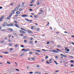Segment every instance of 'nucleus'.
I'll return each instance as SVG.
<instances>
[{"mask_svg":"<svg viewBox=\"0 0 74 74\" xmlns=\"http://www.w3.org/2000/svg\"><path fill=\"white\" fill-rule=\"evenodd\" d=\"M14 23H15L17 24V23H18V21H17L15 20L14 21Z\"/></svg>","mask_w":74,"mask_h":74,"instance_id":"obj_21","label":"nucleus"},{"mask_svg":"<svg viewBox=\"0 0 74 74\" xmlns=\"http://www.w3.org/2000/svg\"><path fill=\"white\" fill-rule=\"evenodd\" d=\"M4 18V16L3 15L1 16L0 18V22H2V21H3V20Z\"/></svg>","mask_w":74,"mask_h":74,"instance_id":"obj_1","label":"nucleus"},{"mask_svg":"<svg viewBox=\"0 0 74 74\" xmlns=\"http://www.w3.org/2000/svg\"><path fill=\"white\" fill-rule=\"evenodd\" d=\"M70 62L71 63H74V61L73 60H71L70 61Z\"/></svg>","mask_w":74,"mask_h":74,"instance_id":"obj_23","label":"nucleus"},{"mask_svg":"<svg viewBox=\"0 0 74 74\" xmlns=\"http://www.w3.org/2000/svg\"><path fill=\"white\" fill-rule=\"evenodd\" d=\"M57 47L58 48H60V45H57Z\"/></svg>","mask_w":74,"mask_h":74,"instance_id":"obj_36","label":"nucleus"},{"mask_svg":"<svg viewBox=\"0 0 74 74\" xmlns=\"http://www.w3.org/2000/svg\"><path fill=\"white\" fill-rule=\"evenodd\" d=\"M30 7H33V5H30L29 6Z\"/></svg>","mask_w":74,"mask_h":74,"instance_id":"obj_55","label":"nucleus"},{"mask_svg":"<svg viewBox=\"0 0 74 74\" xmlns=\"http://www.w3.org/2000/svg\"><path fill=\"white\" fill-rule=\"evenodd\" d=\"M35 18V19H36V18H37V15H35L34 16Z\"/></svg>","mask_w":74,"mask_h":74,"instance_id":"obj_17","label":"nucleus"},{"mask_svg":"<svg viewBox=\"0 0 74 74\" xmlns=\"http://www.w3.org/2000/svg\"><path fill=\"white\" fill-rule=\"evenodd\" d=\"M31 59H32L33 60H35V59L34 58H32Z\"/></svg>","mask_w":74,"mask_h":74,"instance_id":"obj_47","label":"nucleus"},{"mask_svg":"<svg viewBox=\"0 0 74 74\" xmlns=\"http://www.w3.org/2000/svg\"><path fill=\"white\" fill-rule=\"evenodd\" d=\"M52 59H50L49 60V61H52Z\"/></svg>","mask_w":74,"mask_h":74,"instance_id":"obj_61","label":"nucleus"},{"mask_svg":"<svg viewBox=\"0 0 74 74\" xmlns=\"http://www.w3.org/2000/svg\"><path fill=\"white\" fill-rule=\"evenodd\" d=\"M20 36H23V34H21Z\"/></svg>","mask_w":74,"mask_h":74,"instance_id":"obj_51","label":"nucleus"},{"mask_svg":"<svg viewBox=\"0 0 74 74\" xmlns=\"http://www.w3.org/2000/svg\"><path fill=\"white\" fill-rule=\"evenodd\" d=\"M20 32L21 33H23L24 34L26 33V32L22 30H20Z\"/></svg>","mask_w":74,"mask_h":74,"instance_id":"obj_4","label":"nucleus"},{"mask_svg":"<svg viewBox=\"0 0 74 74\" xmlns=\"http://www.w3.org/2000/svg\"><path fill=\"white\" fill-rule=\"evenodd\" d=\"M10 17H9H9H7V19H10Z\"/></svg>","mask_w":74,"mask_h":74,"instance_id":"obj_54","label":"nucleus"},{"mask_svg":"<svg viewBox=\"0 0 74 74\" xmlns=\"http://www.w3.org/2000/svg\"><path fill=\"white\" fill-rule=\"evenodd\" d=\"M33 53V52H30L29 53V54H32V53Z\"/></svg>","mask_w":74,"mask_h":74,"instance_id":"obj_48","label":"nucleus"},{"mask_svg":"<svg viewBox=\"0 0 74 74\" xmlns=\"http://www.w3.org/2000/svg\"><path fill=\"white\" fill-rule=\"evenodd\" d=\"M60 55H61V56H63L64 55L62 54H60Z\"/></svg>","mask_w":74,"mask_h":74,"instance_id":"obj_43","label":"nucleus"},{"mask_svg":"<svg viewBox=\"0 0 74 74\" xmlns=\"http://www.w3.org/2000/svg\"><path fill=\"white\" fill-rule=\"evenodd\" d=\"M20 7H21V5H20V4H18L17 5V7H18V8H19Z\"/></svg>","mask_w":74,"mask_h":74,"instance_id":"obj_22","label":"nucleus"},{"mask_svg":"<svg viewBox=\"0 0 74 74\" xmlns=\"http://www.w3.org/2000/svg\"><path fill=\"white\" fill-rule=\"evenodd\" d=\"M12 16V14H10L9 16L10 18V17H11V16Z\"/></svg>","mask_w":74,"mask_h":74,"instance_id":"obj_25","label":"nucleus"},{"mask_svg":"<svg viewBox=\"0 0 74 74\" xmlns=\"http://www.w3.org/2000/svg\"><path fill=\"white\" fill-rule=\"evenodd\" d=\"M25 21H26L27 22H32V20H29L28 18H25Z\"/></svg>","mask_w":74,"mask_h":74,"instance_id":"obj_2","label":"nucleus"},{"mask_svg":"<svg viewBox=\"0 0 74 74\" xmlns=\"http://www.w3.org/2000/svg\"><path fill=\"white\" fill-rule=\"evenodd\" d=\"M36 67L38 68V67H40V66H39V65H36Z\"/></svg>","mask_w":74,"mask_h":74,"instance_id":"obj_56","label":"nucleus"},{"mask_svg":"<svg viewBox=\"0 0 74 74\" xmlns=\"http://www.w3.org/2000/svg\"><path fill=\"white\" fill-rule=\"evenodd\" d=\"M48 57L47 56H46L45 57L46 59H48Z\"/></svg>","mask_w":74,"mask_h":74,"instance_id":"obj_37","label":"nucleus"},{"mask_svg":"<svg viewBox=\"0 0 74 74\" xmlns=\"http://www.w3.org/2000/svg\"><path fill=\"white\" fill-rule=\"evenodd\" d=\"M11 37V35H10L8 36V37L10 38Z\"/></svg>","mask_w":74,"mask_h":74,"instance_id":"obj_60","label":"nucleus"},{"mask_svg":"<svg viewBox=\"0 0 74 74\" xmlns=\"http://www.w3.org/2000/svg\"><path fill=\"white\" fill-rule=\"evenodd\" d=\"M9 45H10V46H12V44L11 43H10L9 44Z\"/></svg>","mask_w":74,"mask_h":74,"instance_id":"obj_32","label":"nucleus"},{"mask_svg":"<svg viewBox=\"0 0 74 74\" xmlns=\"http://www.w3.org/2000/svg\"><path fill=\"white\" fill-rule=\"evenodd\" d=\"M66 51L67 52H69V51H70V50H69V49H67L66 50Z\"/></svg>","mask_w":74,"mask_h":74,"instance_id":"obj_49","label":"nucleus"},{"mask_svg":"<svg viewBox=\"0 0 74 74\" xmlns=\"http://www.w3.org/2000/svg\"><path fill=\"white\" fill-rule=\"evenodd\" d=\"M36 26H32L31 28V29H32V30H33V29H34V27H36Z\"/></svg>","mask_w":74,"mask_h":74,"instance_id":"obj_9","label":"nucleus"},{"mask_svg":"<svg viewBox=\"0 0 74 74\" xmlns=\"http://www.w3.org/2000/svg\"><path fill=\"white\" fill-rule=\"evenodd\" d=\"M36 29L37 31H38L40 30V29L39 28H37Z\"/></svg>","mask_w":74,"mask_h":74,"instance_id":"obj_30","label":"nucleus"},{"mask_svg":"<svg viewBox=\"0 0 74 74\" xmlns=\"http://www.w3.org/2000/svg\"><path fill=\"white\" fill-rule=\"evenodd\" d=\"M58 72H59V71H56L55 72V73H58Z\"/></svg>","mask_w":74,"mask_h":74,"instance_id":"obj_63","label":"nucleus"},{"mask_svg":"<svg viewBox=\"0 0 74 74\" xmlns=\"http://www.w3.org/2000/svg\"><path fill=\"white\" fill-rule=\"evenodd\" d=\"M7 26H8L9 27H10V24H8L7 25Z\"/></svg>","mask_w":74,"mask_h":74,"instance_id":"obj_24","label":"nucleus"},{"mask_svg":"<svg viewBox=\"0 0 74 74\" xmlns=\"http://www.w3.org/2000/svg\"><path fill=\"white\" fill-rule=\"evenodd\" d=\"M54 62L56 64H58V63H57V62H56V61H54Z\"/></svg>","mask_w":74,"mask_h":74,"instance_id":"obj_29","label":"nucleus"},{"mask_svg":"<svg viewBox=\"0 0 74 74\" xmlns=\"http://www.w3.org/2000/svg\"><path fill=\"white\" fill-rule=\"evenodd\" d=\"M26 37H27V36H24L23 38V39H24V38H26Z\"/></svg>","mask_w":74,"mask_h":74,"instance_id":"obj_38","label":"nucleus"},{"mask_svg":"<svg viewBox=\"0 0 74 74\" xmlns=\"http://www.w3.org/2000/svg\"><path fill=\"white\" fill-rule=\"evenodd\" d=\"M18 7H16L14 9L15 11H18Z\"/></svg>","mask_w":74,"mask_h":74,"instance_id":"obj_12","label":"nucleus"},{"mask_svg":"<svg viewBox=\"0 0 74 74\" xmlns=\"http://www.w3.org/2000/svg\"><path fill=\"white\" fill-rule=\"evenodd\" d=\"M35 51H36V52H40V50H35Z\"/></svg>","mask_w":74,"mask_h":74,"instance_id":"obj_31","label":"nucleus"},{"mask_svg":"<svg viewBox=\"0 0 74 74\" xmlns=\"http://www.w3.org/2000/svg\"><path fill=\"white\" fill-rule=\"evenodd\" d=\"M24 55H25V53H23V54L20 55L21 56H23Z\"/></svg>","mask_w":74,"mask_h":74,"instance_id":"obj_26","label":"nucleus"},{"mask_svg":"<svg viewBox=\"0 0 74 74\" xmlns=\"http://www.w3.org/2000/svg\"><path fill=\"white\" fill-rule=\"evenodd\" d=\"M21 13V12L17 11L16 12V14H20Z\"/></svg>","mask_w":74,"mask_h":74,"instance_id":"obj_8","label":"nucleus"},{"mask_svg":"<svg viewBox=\"0 0 74 74\" xmlns=\"http://www.w3.org/2000/svg\"><path fill=\"white\" fill-rule=\"evenodd\" d=\"M46 63L48 64H49V63H52V62H48V61H47L46 62Z\"/></svg>","mask_w":74,"mask_h":74,"instance_id":"obj_13","label":"nucleus"},{"mask_svg":"<svg viewBox=\"0 0 74 74\" xmlns=\"http://www.w3.org/2000/svg\"><path fill=\"white\" fill-rule=\"evenodd\" d=\"M63 56L64 57V58H67V56L66 55H64V56Z\"/></svg>","mask_w":74,"mask_h":74,"instance_id":"obj_35","label":"nucleus"},{"mask_svg":"<svg viewBox=\"0 0 74 74\" xmlns=\"http://www.w3.org/2000/svg\"><path fill=\"white\" fill-rule=\"evenodd\" d=\"M26 50V49H23L21 50L22 51H25Z\"/></svg>","mask_w":74,"mask_h":74,"instance_id":"obj_28","label":"nucleus"},{"mask_svg":"<svg viewBox=\"0 0 74 74\" xmlns=\"http://www.w3.org/2000/svg\"><path fill=\"white\" fill-rule=\"evenodd\" d=\"M7 64H11V63H10V62L8 61H7Z\"/></svg>","mask_w":74,"mask_h":74,"instance_id":"obj_33","label":"nucleus"},{"mask_svg":"<svg viewBox=\"0 0 74 74\" xmlns=\"http://www.w3.org/2000/svg\"><path fill=\"white\" fill-rule=\"evenodd\" d=\"M38 14L39 15H40V14H41V13L40 12H38Z\"/></svg>","mask_w":74,"mask_h":74,"instance_id":"obj_58","label":"nucleus"},{"mask_svg":"<svg viewBox=\"0 0 74 74\" xmlns=\"http://www.w3.org/2000/svg\"><path fill=\"white\" fill-rule=\"evenodd\" d=\"M7 23L6 22L4 23L2 25H3V26H6L7 25Z\"/></svg>","mask_w":74,"mask_h":74,"instance_id":"obj_5","label":"nucleus"},{"mask_svg":"<svg viewBox=\"0 0 74 74\" xmlns=\"http://www.w3.org/2000/svg\"><path fill=\"white\" fill-rule=\"evenodd\" d=\"M12 14H14L15 13V11L14 10H12Z\"/></svg>","mask_w":74,"mask_h":74,"instance_id":"obj_18","label":"nucleus"},{"mask_svg":"<svg viewBox=\"0 0 74 74\" xmlns=\"http://www.w3.org/2000/svg\"><path fill=\"white\" fill-rule=\"evenodd\" d=\"M28 16V15H27L26 14H25L23 15H22L21 16L22 17H27V16Z\"/></svg>","mask_w":74,"mask_h":74,"instance_id":"obj_7","label":"nucleus"},{"mask_svg":"<svg viewBox=\"0 0 74 74\" xmlns=\"http://www.w3.org/2000/svg\"><path fill=\"white\" fill-rule=\"evenodd\" d=\"M14 25L16 27H18V28H19V26L18 25L15 24H14Z\"/></svg>","mask_w":74,"mask_h":74,"instance_id":"obj_6","label":"nucleus"},{"mask_svg":"<svg viewBox=\"0 0 74 74\" xmlns=\"http://www.w3.org/2000/svg\"><path fill=\"white\" fill-rule=\"evenodd\" d=\"M27 32L29 33H32V32L30 30H28Z\"/></svg>","mask_w":74,"mask_h":74,"instance_id":"obj_14","label":"nucleus"},{"mask_svg":"<svg viewBox=\"0 0 74 74\" xmlns=\"http://www.w3.org/2000/svg\"><path fill=\"white\" fill-rule=\"evenodd\" d=\"M16 71H19V70L17 69H16Z\"/></svg>","mask_w":74,"mask_h":74,"instance_id":"obj_53","label":"nucleus"},{"mask_svg":"<svg viewBox=\"0 0 74 74\" xmlns=\"http://www.w3.org/2000/svg\"><path fill=\"white\" fill-rule=\"evenodd\" d=\"M51 52H54V53H59V51H58L56 50H52L51 51Z\"/></svg>","mask_w":74,"mask_h":74,"instance_id":"obj_3","label":"nucleus"},{"mask_svg":"<svg viewBox=\"0 0 74 74\" xmlns=\"http://www.w3.org/2000/svg\"><path fill=\"white\" fill-rule=\"evenodd\" d=\"M18 45H16L14 46L15 47H18Z\"/></svg>","mask_w":74,"mask_h":74,"instance_id":"obj_41","label":"nucleus"},{"mask_svg":"<svg viewBox=\"0 0 74 74\" xmlns=\"http://www.w3.org/2000/svg\"><path fill=\"white\" fill-rule=\"evenodd\" d=\"M24 42H27V40H25L24 41Z\"/></svg>","mask_w":74,"mask_h":74,"instance_id":"obj_46","label":"nucleus"},{"mask_svg":"<svg viewBox=\"0 0 74 74\" xmlns=\"http://www.w3.org/2000/svg\"><path fill=\"white\" fill-rule=\"evenodd\" d=\"M10 5H11V6H13V3H10Z\"/></svg>","mask_w":74,"mask_h":74,"instance_id":"obj_40","label":"nucleus"},{"mask_svg":"<svg viewBox=\"0 0 74 74\" xmlns=\"http://www.w3.org/2000/svg\"><path fill=\"white\" fill-rule=\"evenodd\" d=\"M10 27L14 26V23H10Z\"/></svg>","mask_w":74,"mask_h":74,"instance_id":"obj_10","label":"nucleus"},{"mask_svg":"<svg viewBox=\"0 0 74 74\" xmlns=\"http://www.w3.org/2000/svg\"><path fill=\"white\" fill-rule=\"evenodd\" d=\"M8 30L9 31H11V32H12V29L10 28H9L8 29Z\"/></svg>","mask_w":74,"mask_h":74,"instance_id":"obj_15","label":"nucleus"},{"mask_svg":"<svg viewBox=\"0 0 74 74\" xmlns=\"http://www.w3.org/2000/svg\"><path fill=\"white\" fill-rule=\"evenodd\" d=\"M49 44V42H47V44Z\"/></svg>","mask_w":74,"mask_h":74,"instance_id":"obj_62","label":"nucleus"},{"mask_svg":"<svg viewBox=\"0 0 74 74\" xmlns=\"http://www.w3.org/2000/svg\"><path fill=\"white\" fill-rule=\"evenodd\" d=\"M18 16V14H16V15H15V17H17Z\"/></svg>","mask_w":74,"mask_h":74,"instance_id":"obj_39","label":"nucleus"},{"mask_svg":"<svg viewBox=\"0 0 74 74\" xmlns=\"http://www.w3.org/2000/svg\"><path fill=\"white\" fill-rule=\"evenodd\" d=\"M5 42V41H2L1 42V43H4V42Z\"/></svg>","mask_w":74,"mask_h":74,"instance_id":"obj_42","label":"nucleus"},{"mask_svg":"<svg viewBox=\"0 0 74 74\" xmlns=\"http://www.w3.org/2000/svg\"><path fill=\"white\" fill-rule=\"evenodd\" d=\"M29 73H30V74H33V72H29Z\"/></svg>","mask_w":74,"mask_h":74,"instance_id":"obj_52","label":"nucleus"},{"mask_svg":"<svg viewBox=\"0 0 74 74\" xmlns=\"http://www.w3.org/2000/svg\"><path fill=\"white\" fill-rule=\"evenodd\" d=\"M21 29L22 30H23V31H25V32L26 31V30L25 29H23L22 28H21Z\"/></svg>","mask_w":74,"mask_h":74,"instance_id":"obj_16","label":"nucleus"},{"mask_svg":"<svg viewBox=\"0 0 74 74\" xmlns=\"http://www.w3.org/2000/svg\"><path fill=\"white\" fill-rule=\"evenodd\" d=\"M22 10H23V9H21V8H20L19 9V11H22Z\"/></svg>","mask_w":74,"mask_h":74,"instance_id":"obj_20","label":"nucleus"},{"mask_svg":"<svg viewBox=\"0 0 74 74\" xmlns=\"http://www.w3.org/2000/svg\"><path fill=\"white\" fill-rule=\"evenodd\" d=\"M40 11L41 12H43V10H42V9H40Z\"/></svg>","mask_w":74,"mask_h":74,"instance_id":"obj_19","label":"nucleus"},{"mask_svg":"<svg viewBox=\"0 0 74 74\" xmlns=\"http://www.w3.org/2000/svg\"><path fill=\"white\" fill-rule=\"evenodd\" d=\"M28 51H30V50L29 49H27L26 50H25L24 52H27Z\"/></svg>","mask_w":74,"mask_h":74,"instance_id":"obj_11","label":"nucleus"},{"mask_svg":"<svg viewBox=\"0 0 74 74\" xmlns=\"http://www.w3.org/2000/svg\"><path fill=\"white\" fill-rule=\"evenodd\" d=\"M33 41H31L29 42V43L31 44H33Z\"/></svg>","mask_w":74,"mask_h":74,"instance_id":"obj_27","label":"nucleus"},{"mask_svg":"<svg viewBox=\"0 0 74 74\" xmlns=\"http://www.w3.org/2000/svg\"><path fill=\"white\" fill-rule=\"evenodd\" d=\"M56 33H57V34H59V32H56Z\"/></svg>","mask_w":74,"mask_h":74,"instance_id":"obj_59","label":"nucleus"},{"mask_svg":"<svg viewBox=\"0 0 74 74\" xmlns=\"http://www.w3.org/2000/svg\"><path fill=\"white\" fill-rule=\"evenodd\" d=\"M39 4H40V3L38 2V3H37V5H39Z\"/></svg>","mask_w":74,"mask_h":74,"instance_id":"obj_64","label":"nucleus"},{"mask_svg":"<svg viewBox=\"0 0 74 74\" xmlns=\"http://www.w3.org/2000/svg\"><path fill=\"white\" fill-rule=\"evenodd\" d=\"M31 14L32 15H34V13H31Z\"/></svg>","mask_w":74,"mask_h":74,"instance_id":"obj_50","label":"nucleus"},{"mask_svg":"<svg viewBox=\"0 0 74 74\" xmlns=\"http://www.w3.org/2000/svg\"><path fill=\"white\" fill-rule=\"evenodd\" d=\"M25 4V3L23 2V3H22V5H24V4Z\"/></svg>","mask_w":74,"mask_h":74,"instance_id":"obj_34","label":"nucleus"},{"mask_svg":"<svg viewBox=\"0 0 74 74\" xmlns=\"http://www.w3.org/2000/svg\"><path fill=\"white\" fill-rule=\"evenodd\" d=\"M56 50H57V51H60V50L58 49H56Z\"/></svg>","mask_w":74,"mask_h":74,"instance_id":"obj_57","label":"nucleus"},{"mask_svg":"<svg viewBox=\"0 0 74 74\" xmlns=\"http://www.w3.org/2000/svg\"><path fill=\"white\" fill-rule=\"evenodd\" d=\"M35 54H36V55H39V53H38L37 52H35Z\"/></svg>","mask_w":74,"mask_h":74,"instance_id":"obj_45","label":"nucleus"},{"mask_svg":"<svg viewBox=\"0 0 74 74\" xmlns=\"http://www.w3.org/2000/svg\"><path fill=\"white\" fill-rule=\"evenodd\" d=\"M4 53H5V54H7L8 53V52H5Z\"/></svg>","mask_w":74,"mask_h":74,"instance_id":"obj_44","label":"nucleus"}]
</instances>
